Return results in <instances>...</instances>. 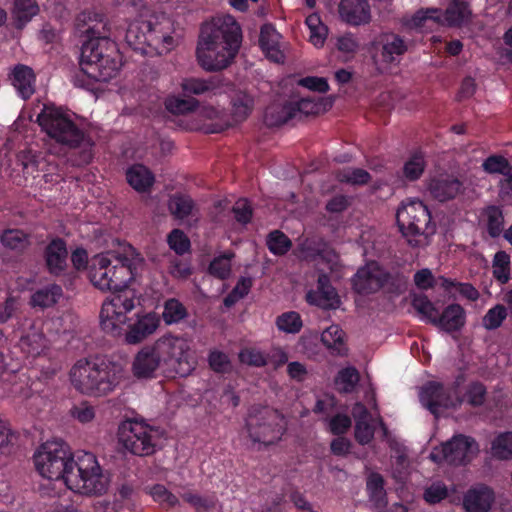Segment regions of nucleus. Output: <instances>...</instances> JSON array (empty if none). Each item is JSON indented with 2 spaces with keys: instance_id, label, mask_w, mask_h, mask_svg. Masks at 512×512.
Segmentation results:
<instances>
[{
  "instance_id": "nucleus-21",
  "label": "nucleus",
  "mask_w": 512,
  "mask_h": 512,
  "mask_svg": "<svg viewBox=\"0 0 512 512\" xmlns=\"http://www.w3.org/2000/svg\"><path fill=\"white\" fill-rule=\"evenodd\" d=\"M159 325V316L156 313H147L138 316L137 320L128 327L127 331L122 336H124V341L127 344L135 345L154 334Z\"/></svg>"
},
{
  "instance_id": "nucleus-12",
  "label": "nucleus",
  "mask_w": 512,
  "mask_h": 512,
  "mask_svg": "<svg viewBox=\"0 0 512 512\" xmlns=\"http://www.w3.org/2000/svg\"><path fill=\"white\" fill-rule=\"evenodd\" d=\"M471 19L472 11L468 3L461 0H454L448 5L444 12L437 8L418 10L411 17L408 25L418 29H432L439 24L461 27L470 23Z\"/></svg>"
},
{
  "instance_id": "nucleus-26",
  "label": "nucleus",
  "mask_w": 512,
  "mask_h": 512,
  "mask_svg": "<svg viewBox=\"0 0 512 512\" xmlns=\"http://www.w3.org/2000/svg\"><path fill=\"white\" fill-rule=\"evenodd\" d=\"M466 323V312L459 304L448 305L443 312L438 313L435 326L439 329L453 333L460 331Z\"/></svg>"
},
{
  "instance_id": "nucleus-59",
  "label": "nucleus",
  "mask_w": 512,
  "mask_h": 512,
  "mask_svg": "<svg viewBox=\"0 0 512 512\" xmlns=\"http://www.w3.org/2000/svg\"><path fill=\"white\" fill-rule=\"evenodd\" d=\"M210 368L217 373H228L232 370V363L228 355L219 350H212L208 356Z\"/></svg>"
},
{
  "instance_id": "nucleus-22",
  "label": "nucleus",
  "mask_w": 512,
  "mask_h": 512,
  "mask_svg": "<svg viewBox=\"0 0 512 512\" xmlns=\"http://www.w3.org/2000/svg\"><path fill=\"white\" fill-rule=\"evenodd\" d=\"M306 299L310 304L323 309H335L340 304L339 296L325 274L319 275L317 289L309 291L306 295Z\"/></svg>"
},
{
  "instance_id": "nucleus-31",
  "label": "nucleus",
  "mask_w": 512,
  "mask_h": 512,
  "mask_svg": "<svg viewBox=\"0 0 512 512\" xmlns=\"http://www.w3.org/2000/svg\"><path fill=\"white\" fill-rule=\"evenodd\" d=\"M150 27L151 24L147 23V21H137L129 25L125 39L133 50L141 54L150 55L147 39Z\"/></svg>"
},
{
  "instance_id": "nucleus-36",
  "label": "nucleus",
  "mask_w": 512,
  "mask_h": 512,
  "mask_svg": "<svg viewBox=\"0 0 512 512\" xmlns=\"http://www.w3.org/2000/svg\"><path fill=\"white\" fill-rule=\"evenodd\" d=\"M38 12L39 7L35 0H14L12 16L15 26L23 28Z\"/></svg>"
},
{
  "instance_id": "nucleus-40",
  "label": "nucleus",
  "mask_w": 512,
  "mask_h": 512,
  "mask_svg": "<svg viewBox=\"0 0 512 512\" xmlns=\"http://www.w3.org/2000/svg\"><path fill=\"white\" fill-rule=\"evenodd\" d=\"M232 115L237 122L245 120L251 113L254 100L245 92H237L232 98Z\"/></svg>"
},
{
  "instance_id": "nucleus-2",
  "label": "nucleus",
  "mask_w": 512,
  "mask_h": 512,
  "mask_svg": "<svg viewBox=\"0 0 512 512\" xmlns=\"http://www.w3.org/2000/svg\"><path fill=\"white\" fill-rule=\"evenodd\" d=\"M122 364L106 358H83L69 371L71 386L79 393L101 397L112 393L124 380Z\"/></svg>"
},
{
  "instance_id": "nucleus-44",
  "label": "nucleus",
  "mask_w": 512,
  "mask_h": 512,
  "mask_svg": "<svg viewBox=\"0 0 512 512\" xmlns=\"http://www.w3.org/2000/svg\"><path fill=\"white\" fill-rule=\"evenodd\" d=\"M491 454L500 460L512 459V432L501 433L492 441Z\"/></svg>"
},
{
  "instance_id": "nucleus-13",
  "label": "nucleus",
  "mask_w": 512,
  "mask_h": 512,
  "mask_svg": "<svg viewBox=\"0 0 512 512\" xmlns=\"http://www.w3.org/2000/svg\"><path fill=\"white\" fill-rule=\"evenodd\" d=\"M135 300L132 291H120L107 299L100 312L102 330L113 337L122 336L129 321L128 313L135 308Z\"/></svg>"
},
{
  "instance_id": "nucleus-46",
  "label": "nucleus",
  "mask_w": 512,
  "mask_h": 512,
  "mask_svg": "<svg viewBox=\"0 0 512 512\" xmlns=\"http://www.w3.org/2000/svg\"><path fill=\"white\" fill-rule=\"evenodd\" d=\"M426 162L422 153L412 154L403 165V176L408 181L418 180L424 173Z\"/></svg>"
},
{
  "instance_id": "nucleus-17",
  "label": "nucleus",
  "mask_w": 512,
  "mask_h": 512,
  "mask_svg": "<svg viewBox=\"0 0 512 512\" xmlns=\"http://www.w3.org/2000/svg\"><path fill=\"white\" fill-rule=\"evenodd\" d=\"M392 276L378 263L370 262L361 267L353 278V287L359 294H371L385 287Z\"/></svg>"
},
{
  "instance_id": "nucleus-39",
  "label": "nucleus",
  "mask_w": 512,
  "mask_h": 512,
  "mask_svg": "<svg viewBox=\"0 0 512 512\" xmlns=\"http://www.w3.org/2000/svg\"><path fill=\"white\" fill-rule=\"evenodd\" d=\"M290 107L294 110V119L302 116L316 115L326 109L323 99L302 98L296 102H289Z\"/></svg>"
},
{
  "instance_id": "nucleus-19",
  "label": "nucleus",
  "mask_w": 512,
  "mask_h": 512,
  "mask_svg": "<svg viewBox=\"0 0 512 512\" xmlns=\"http://www.w3.org/2000/svg\"><path fill=\"white\" fill-rule=\"evenodd\" d=\"M335 15L341 22L353 27L365 26L372 21L368 0H338Z\"/></svg>"
},
{
  "instance_id": "nucleus-53",
  "label": "nucleus",
  "mask_w": 512,
  "mask_h": 512,
  "mask_svg": "<svg viewBox=\"0 0 512 512\" xmlns=\"http://www.w3.org/2000/svg\"><path fill=\"white\" fill-rule=\"evenodd\" d=\"M336 177L340 182L351 185H364L370 180L369 173L360 168H345L339 171Z\"/></svg>"
},
{
  "instance_id": "nucleus-49",
  "label": "nucleus",
  "mask_w": 512,
  "mask_h": 512,
  "mask_svg": "<svg viewBox=\"0 0 512 512\" xmlns=\"http://www.w3.org/2000/svg\"><path fill=\"white\" fill-rule=\"evenodd\" d=\"M486 226L492 238L498 237L503 232L504 217L501 209L497 206H489L485 209Z\"/></svg>"
},
{
  "instance_id": "nucleus-4",
  "label": "nucleus",
  "mask_w": 512,
  "mask_h": 512,
  "mask_svg": "<svg viewBox=\"0 0 512 512\" xmlns=\"http://www.w3.org/2000/svg\"><path fill=\"white\" fill-rule=\"evenodd\" d=\"M141 259L130 248L124 254L110 251L95 255L88 266L90 282L101 291H126L134 279Z\"/></svg>"
},
{
  "instance_id": "nucleus-3",
  "label": "nucleus",
  "mask_w": 512,
  "mask_h": 512,
  "mask_svg": "<svg viewBox=\"0 0 512 512\" xmlns=\"http://www.w3.org/2000/svg\"><path fill=\"white\" fill-rule=\"evenodd\" d=\"M90 39L82 45L80 73L96 82H107L116 77L122 67V56L117 44L105 32L89 27Z\"/></svg>"
},
{
  "instance_id": "nucleus-47",
  "label": "nucleus",
  "mask_w": 512,
  "mask_h": 512,
  "mask_svg": "<svg viewBox=\"0 0 512 512\" xmlns=\"http://www.w3.org/2000/svg\"><path fill=\"white\" fill-rule=\"evenodd\" d=\"M494 278L501 284L510 279V256L505 251H498L492 261Z\"/></svg>"
},
{
  "instance_id": "nucleus-52",
  "label": "nucleus",
  "mask_w": 512,
  "mask_h": 512,
  "mask_svg": "<svg viewBox=\"0 0 512 512\" xmlns=\"http://www.w3.org/2000/svg\"><path fill=\"white\" fill-rule=\"evenodd\" d=\"M149 493L153 500L165 509L174 508L179 504L178 498L170 491H168L163 485H154L150 488Z\"/></svg>"
},
{
  "instance_id": "nucleus-29",
  "label": "nucleus",
  "mask_w": 512,
  "mask_h": 512,
  "mask_svg": "<svg viewBox=\"0 0 512 512\" xmlns=\"http://www.w3.org/2000/svg\"><path fill=\"white\" fill-rule=\"evenodd\" d=\"M493 500L492 490L481 486L467 492L464 497V507L467 512H488Z\"/></svg>"
},
{
  "instance_id": "nucleus-64",
  "label": "nucleus",
  "mask_w": 512,
  "mask_h": 512,
  "mask_svg": "<svg viewBox=\"0 0 512 512\" xmlns=\"http://www.w3.org/2000/svg\"><path fill=\"white\" fill-rule=\"evenodd\" d=\"M374 436V427L370 424V421H358L355 424V438L356 440L365 445L369 443Z\"/></svg>"
},
{
  "instance_id": "nucleus-14",
  "label": "nucleus",
  "mask_w": 512,
  "mask_h": 512,
  "mask_svg": "<svg viewBox=\"0 0 512 512\" xmlns=\"http://www.w3.org/2000/svg\"><path fill=\"white\" fill-rule=\"evenodd\" d=\"M478 451V444L473 438L459 434L443 443L441 447L434 448L430 458L436 463L465 465L477 455Z\"/></svg>"
},
{
  "instance_id": "nucleus-30",
  "label": "nucleus",
  "mask_w": 512,
  "mask_h": 512,
  "mask_svg": "<svg viewBox=\"0 0 512 512\" xmlns=\"http://www.w3.org/2000/svg\"><path fill=\"white\" fill-rule=\"evenodd\" d=\"M11 82L23 99L30 98L35 91V75L26 65L15 66L11 74Z\"/></svg>"
},
{
  "instance_id": "nucleus-15",
  "label": "nucleus",
  "mask_w": 512,
  "mask_h": 512,
  "mask_svg": "<svg viewBox=\"0 0 512 512\" xmlns=\"http://www.w3.org/2000/svg\"><path fill=\"white\" fill-rule=\"evenodd\" d=\"M419 398L424 407L438 417L443 410L456 408L462 400L455 387L445 388L438 382H429L423 386Z\"/></svg>"
},
{
  "instance_id": "nucleus-48",
  "label": "nucleus",
  "mask_w": 512,
  "mask_h": 512,
  "mask_svg": "<svg viewBox=\"0 0 512 512\" xmlns=\"http://www.w3.org/2000/svg\"><path fill=\"white\" fill-rule=\"evenodd\" d=\"M383 484L382 476L377 473L370 474L367 479V490L370 500L379 508L384 507L386 504Z\"/></svg>"
},
{
  "instance_id": "nucleus-34",
  "label": "nucleus",
  "mask_w": 512,
  "mask_h": 512,
  "mask_svg": "<svg viewBox=\"0 0 512 512\" xmlns=\"http://www.w3.org/2000/svg\"><path fill=\"white\" fill-rule=\"evenodd\" d=\"M345 333L338 325H331L321 334V341L332 354H346Z\"/></svg>"
},
{
  "instance_id": "nucleus-28",
  "label": "nucleus",
  "mask_w": 512,
  "mask_h": 512,
  "mask_svg": "<svg viewBox=\"0 0 512 512\" xmlns=\"http://www.w3.org/2000/svg\"><path fill=\"white\" fill-rule=\"evenodd\" d=\"M380 61L391 64L398 61L399 57L407 50L405 41L394 33H386L380 36Z\"/></svg>"
},
{
  "instance_id": "nucleus-5",
  "label": "nucleus",
  "mask_w": 512,
  "mask_h": 512,
  "mask_svg": "<svg viewBox=\"0 0 512 512\" xmlns=\"http://www.w3.org/2000/svg\"><path fill=\"white\" fill-rule=\"evenodd\" d=\"M110 479L101 468L96 456L90 452L78 454L65 485L71 491L84 496H101L108 490Z\"/></svg>"
},
{
  "instance_id": "nucleus-62",
  "label": "nucleus",
  "mask_w": 512,
  "mask_h": 512,
  "mask_svg": "<svg viewBox=\"0 0 512 512\" xmlns=\"http://www.w3.org/2000/svg\"><path fill=\"white\" fill-rule=\"evenodd\" d=\"M168 243L171 249L177 254L185 253L190 246V241L187 236L178 229L173 230L168 236Z\"/></svg>"
},
{
  "instance_id": "nucleus-55",
  "label": "nucleus",
  "mask_w": 512,
  "mask_h": 512,
  "mask_svg": "<svg viewBox=\"0 0 512 512\" xmlns=\"http://www.w3.org/2000/svg\"><path fill=\"white\" fill-rule=\"evenodd\" d=\"M1 241L4 246L14 250H22L29 244L28 236L18 229L5 231L1 237Z\"/></svg>"
},
{
  "instance_id": "nucleus-37",
  "label": "nucleus",
  "mask_w": 512,
  "mask_h": 512,
  "mask_svg": "<svg viewBox=\"0 0 512 512\" xmlns=\"http://www.w3.org/2000/svg\"><path fill=\"white\" fill-rule=\"evenodd\" d=\"M165 108L174 115H186L198 110L200 103L195 98L180 97L178 95H169L165 99Z\"/></svg>"
},
{
  "instance_id": "nucleus-16",
  "label": "nucleus",
  "mask_w": 512,
  "mask_h": 512,
  "mask_svg": "<svg viewBox=\"0 0 512 512\" xmlns=\"http://www.w3.org/2000/svg\"><path fill=\"white\" fill-rule=\"evenodd\" d=\"M147 23L151 24L147 35L150 55H161L171 51L175 46L172 21L166 16H161L153 17L147 20Z\"/></svg>"
},
{
  "instance_id": "nucleus-50",
  "label": "nucleus",
  "mask_w": 512,
  "mask_h": 512,
  "mask_svg": "<svg viewBox=\"0 0 512 512\" xmlns=\"http://www.w3.org/2000/svg\"><path fill=\"white\" fill-rule=\"evenodd\" d=\"M276 325L280 331L295 334L301 330L303 323L299 313L289 311L277 317Z\"/></svg>"
},
{
  "instance_id": "nucleus-11",
  "label": "nucleus",
  "mask_w": 512,
  "mask_h": 512,
  "mask_svg": "<svg viewBox=\"0 0 512 512\" xmlns=\"http://www.w3.org/2000/svg\"><path fill=\"white\" fill-rule=\"evenodd\" d=\"M162 439L159 428L142 421H126L118 431L119 444L131 454L148 456L153 454Z\"/></svg>"
},
{
  "instance_id": "nucleus-9",
  "label": "nucleus",
  "mask_w": 512,
  "mask_h": 512,
  "mask_svg": "<svg viewBox=\"0 0 512 512\" xmlns=\"http://www.w3.org/2000/svg\"><path fill=\"white\" fill-rule=\"evenodd\" d=\"M156 342L164 363V372L186 377L195 370L197 362L187 337L166 334Z\"/></svg>"
},
{
  "instance_id": "nucleus-1",
  "label": "nucleus",
  "mask_w": 512,
  "mask_h": 512,
  "mask_svg": "<svg viewBox=\"0 0 512 512\" xmlns=\"http://www.w3.org/2000/svg\"><path fill=\"white\" fill-rule=\"evenodd\" d=\"M242 42V30L231 15H217L201 29L197 60L206 71H219L234 60Z\"/></svg>"
},
{
  "instance_id": "nucleus-18",
  "label": "nucleus",
  "mask_w": 512,
  "mask_h": 512,
  "mask_svg": "<svg viewBox=\"0 0 512 512\" xmlns=\"http://www.w3.org/2000/svg\"><path fill=\"white\" fill-rule=\"evenodd\" d=\"M160 369L164 372V363L155 340L136 353L132 362V373L137 379H151L156 377Z\"/></svg>"
},
{
  "instance_id": "nucleus-42",
  "label": "nucleus",
  "mask_w": 512,
  "mask_h": 512,
  "mask_svg": "<svg viewBox=\"0 0 512 512\" xmlns=\"http://www.w3.org/2000/svg\"><path fill=\"white\" fill-rule=\"evenodd\" d=\"M168 208L175 218L184 219L192 213L194 209V202L190 196L175 194L170 197Z\"/></svg>"
},
{
  "instance_id": "nucleus-54",
  "label": "nucleus",
  "mask_w": 512,
  "mask_h": 512,
  "mask_svg": "<svg viewBox=\"0 0 512 512\" xmlns=\"http://www.w3.org/2000/svg\"><path fill=\"white\" fill-rule=\"evenodd\" d=\"M234 257L233 253H225L216 257L209 266V271L212 275L219 279H226L231 274V260Z\"/></svg>"
},
{
  "instance_id": "nucleus-38",
  "label": "nucleus",
  "mask_w": 512,
  "mask_h": 512,
  "mask_svg": "<svg viewBox=\"0 0 512 512\" xmlns=\"http://www.w3.org/2000/svg\"><path fill=\"white\" fill-rule=\"evenodd\" d=\"M305 24L309 30V42L316 48L323 47L328 36V28L320 16L317 13L310 14L307 16Z\"/></svg>"
},
{
  "instance_id": "nucleus-24",
  "label": "nucleus",
  "mask_w": 512,
  "mask_h": 512,
  "mask_svg": "<svg viewBox=\"0 0 512 512\" xmlns=\"http://www.w3.org/2000/svg\"><path fill=\"white\" fill-rule=\"evenodd\" d=\"M19 346L27 355L37 357L46 353L49 349V341L45 337L41 327L33 324L20 338Z\"/></svg>"
},
{
  "instance_id": "nucleus-43",
  "label": "nucleus",
  "mask_w": 512,
  "mask_h": 512,
  "mask_svg": "<svg viewBox=\"0 0 512 512\" xmlns=\"http://www.w3.org/2000/svg\"><path fill=\"white\" fill-rule=\"evenodd\" d=\"M360 380L358 370L352 366L341 369L336 378L335 385L340 392L351 393L354 391Z\"/></svg>"
},
{
  "instance_id": "nucleus-35",
  "label": "nucleus",
  "mask_w": 512,
  "mask_h": 512,
  "mask_svg": "<svg viewBox=\"0 0 512 512\" xmlns=\"http://www.w3.org/2000/svg\"><path fill=\"white\" fill-rule=\"evenodd\" d=\"M62 296L63 291L59 285H48L32 294L31 305L41 309L49 308L55 305Z\"/></svg>"
},
{
  "instance_id": "nucleus-10",
  "label": "nucleus",
  "mask_w": 512,
  "mask_h": 512,
  "mask_svg": "<svg viewBox=\"0 0 512 512\" xmlns=\"http://www.w3.org/2000/svg\"><path fill=\"white\" fill-rule=\"evenodd\" d=\"M36 121L57 142L75 147L83 140V132L74 123L72 114L60 107L44 104Z\"/></svg>"
},
{
  "instance_id": "nucleus-8",
  "label": "nucleus",
  "mask_w": 512,
  "mask_h": 512,
  "mask_svg": "<svg viewBox=\"0 0 512 512\" xmlns=\"http://www.w3.org/2000/svg\"><path fill=\"white\" fill-rule=\"evenodd\" d=\"M74 460L69 447L61 440L46 441L34 454V463L39 474L43 478L64 484Z\"/></svg>"
},
{
  "instance_id": "nucleus-32",
  "label": "nucleus",
  "mask_w": 512,
  "mask_h": 512,
  "mask_svg": "<svg viewBox=\"0 0 512 512\" xmlns=\"http://www.w3.org/2000/svg\"><path fill=\"white\" fill-rule=\"evenodd\" d=\"M126 177L130 186L138 192L148 191L155 181L153 173L141 164L131 166L126 172Z\"/></svg>"
},
{
  "instance_id": "nucleus-60",
  "label": "nucleus",
  "mask_w": 512,
  "mask_h": 512,
  "mask_svg": "<svg viewBox=\"0 0 512 512\" xmlns=\"http://www.w3.org/2000/svg\"><path fill=\"white\" fill-rule=\"evenodd\" d=\"M509 166L507 159L499 155H492L482 163L483 170L488 174L505 175Z\"/></svg>"
},
{
  "instance_id": "nucleus-7",
  "label": "nucleus",
  "mask_w": 512,
  "mask_h": 512,
  "mask_svg": "<svg viewBox=\"0 0 512 512\" xmlns=\"http://www.w3.org/2000/svg\"><path fill=\"white\" fill-rule=\"evenodd\" d=\"M245 431L253 445L277 443L286 431L284 416L268 407H252L245 420Z\"/></svg>"
},
{
  "instance_id": "nucleus-45",
  "label": "nucleus",
  "mask_w": 512,
  "mask_h": 512,
  "mask_svg": "<svg viewBox=\"0 0 512 512\" xmlns=\"http://www.w3.org/2000/svg\"><path fill=\"white\" fill-rule=\"evenodd\" d=\"M187 317V310L177 299L171 298L165 301L162 318L167 325L179 323Z\"/></svg>"
},
{
  "instance_id": "nucleus-41",
  "label": "nucleus",
  "mask_w": 512,
  "mask_h": 512,
  "mask_svg": "<svg viewBox=\"0 0 512 512\" xmlns=\"http://www.w3.org/2000/svg\"><path fill=\"white\" fill-rule=\"evenodd\" d=\"M412 307L422 321L435 324L439 311L427 296L415 295L412 300Z\"/></svg>"
},
{
  "instance_id": "nucleus-27",
  "label": "nucleus",
  "mask_w": 512,
  "mask_h": 512,
  "mask_svg": "<svg viewBox=\"0 0 512 512\" xmlns=\"http://www.w3.org/2000/svg\"><path fill=\"white\" fill-rule=\"evenodd\" d=\"M184 96L216 94L221 86V80L217 77L202 79L196 77L182 78L179 84Z\"/></svg>"
},
{
  "instance_id": "nucleus-56",
  "label": "nucleus",
  "mask_w": 512,
  "mask_h": 512,
  "mask_svg": "<svg viewBox=\"0 0 512 512\" xmlns=\"http://www.w3.org/2000/svg\"><path fill=\"white\" fill-rule=\"evenodd\" d=\"M267 245L271 253L284 255L291 248V241L284 233L275 230L269 234Z\"/></svg>"
},
{
  "instance_id": "nucleus-25",
  "label": "nucleus",
  "mask_w": 512,
  "mask_h": 512,
  "mask_svg": "<svg viewBox=\"0 0 512 512\" xmlns=\"http://www.w3.org/2000/svg\"><path fill=\"white\" fill-rule=\"evenodd\" d=\"M45 262L51 274L60 275L67 267L68 251L62 239L52 240L45 248Z\"/></svg>"
},
{
  "instance_id": "nucleus-6",
  "label": "nucleus",
  "mask_w": 512,
  "mask_h": 512,
  "mask_svg": "<svg viewBox=\"0 0 512 512\" xmlns=\"http://www.w3.org/2000/svg\"><path fill=\"white\" fill-rule=\"evenodd\" d=\"M396 219L403 236L413 247L426 246L429 243V237L435 232V227L431 224L430 212L420 200L412 199L403 202L397 210Z\"/></svg>"
},
{
  "instance_id": "nucleus-63",
  "label": "nucleus",
  "mask_w": 512,
  "mask_h": 512,
  "mask_svg": "<svg viewBox=\"0 0 512 512\" xmlns=\"http://www.w3.org/2000/svg\"><path fill=\"white\" fill-rule=\"evenodd\" d=\"M337 49L345 54H355L359 48L357 38L352 33H346L337 38Z\"/></svg>"
},
{
  "instance_id": "nucleus-20",
  "label": "nucleus",
  "mask_w": 512,
  "mask_h": 512,
  "mask_svg": "<svg viewBox=\"0 0 512 512\" xmlns=\"http://www.w3.org/2000/svg\"><path fill=\"white\" fill-rule=\"evenodd\" d=\"M426 187L430 196L439 202L452 200L464 191L463 183L447 174L430 178Z\"/></svg>"
},
{
  "instance_id": "nucleus-61",
  "label": "nucleus",
  "mask_w": 512,
  "mask_h": 512,
  "mask_svg": "<svg viewBox=\"0 0 512 512\" xmlns=\"http://www.w3.org/2000/svg\"><path fill=\"white\" fill-rule=\"evenodd\" d=\"M70 415L74 420L86 424L94 420L96 413L93 406L87 402H81L70 409Z\"/></svg>"
},
{
  "instance_id": "nucleus-58",
  "label": "nucleus",
  "mask_w": 512,
  "mask_h": 512,
  "mask_svg": "<svg viewBox=\"0 0 512 512\" xmlns=\"http://www.w3.org/2000/svg\"><path fill=\"white\" fill-rule=\"evenodd\" d=\"M182 499L193 507L197 512H206L215 505L214 497L201 496L192 491L184 492Z\"/></svg>"
},
{
  "instance_id": "nucleus-33",
  "label": "nucleus",
  "mask_w": 512,
  "mask_h": 512,
  "mask_svg": "<svg viewBox=\"0 0 512 512\" xmlns=\"http://www.w3.org/2000/svg\"><path fill=\"white\" fill-rule=\"evenodd\" d=\"M294 119L293 107L289 103H273L269 105L264 113V123L269 127H277Z\"/></svg>"
},
{
  "instance_id": "nucleus-51",
  "label": "nucleus",
  "mask_w": 512,
  "mask_h": 512,
  "mask_svg": "<svg viewBox=\"0 0 512 512\" xmlns=\"http://www.w3.org/2000/svg\"><path fill=\"white\" fill-rule=\"evenodd\" d=\"M507 317V309L501 304L490 308L482 318V326L486 330L499 328Z\"/></svg>"
},
{
  "instance_id": "nucleus-57",
  "label": "nucleus",
  "mask_w": 512,
  "mask_h": 512,
  "mask_svg": "<svg viewBox=\"0 0 512 512\" xmlns=\"http://www.w3.org/2000/svg\"><path fill=\"white\" fill-rule=\"evenodd\" d=\"M239 361L242 364L254 367H263L268 364V359L265 353L256 348H243L239 352Z\"/></svg>"
},
{
  "instance_id": "nucleus-23",
  "label": "nucleus",
  "mask_w": 512,
  "mask_h": 512,
  "mask_svg": "<svg viewBox=\"0 0 512 512\" xmlns=\"http://www.w3.org/2000/svg\"><path fill=\"white\" fill-rule=\"evenodd\" d=\"M259 42L267 58L276 63L284 61L285 56L281 35L272 25L266 24L262 26Z\"/></svg>"
}]
</instances>
